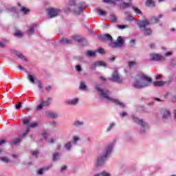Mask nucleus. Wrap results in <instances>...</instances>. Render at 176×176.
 Masks as SVG:
<instances>
[{"label": "nucleus", "mask_w": 176, "mask_h": 176, "mask_svg": "<svg viewBox=\"0 0 176 176\" xmlns=\"http://www.w3.org/2000/svg\"><path fill=\"white\" fill-rule=\"evenodd\" d=\"M96 89L100 98H102L103 100H106V101H110L111 102H113L114 104H116V105H120V107H122V108H124V104L109 96L111 94V92L109 91L102 89L100 87V85L98 84L96 85Z\"/></svg>", "instance_id": "nucleus-1"}, {"label": "nucleus", "mask_w": 176, "mask_h": 176, "mask_svg": "<svg viewBox=\"0 0 176 176\" xmlns=\"http://www.w3.org/2000/svg\"><path fill=\"white\" fill-rule=\"evenodd\" d=\"M152 83V78L146 76L145 74H140L135 82L133 83V87L135 89H145V87H148Z\"/></svg>", "instance_id": "nucleus-2"}, {"label": "nucleus", "mask_w": 176, "mask_h": 176, "mask_svg": "<svg viewBox=\"0 0 176 176\" xmlns=\"http://www.w3.org/2000/svg\"><path fill=\"white\" fill-rule=\"evenodd\" d=\"M100 39L102 41H107L109 42V45L110 47L115 49L116 47H122L124 44V39L122 36H118L117 38V42H113V38L112 36L109 34H105L99 36Z\"/></svg>", "instance_id": "nucleus-3"}, {"label": "nucleus", "mask_w": 176, "mask_h": 176, "mask_svg": "<svg viewBox=\"0 0 176 176\" xmlns=\"http://www.w3.org/2000/svg\"><path fill=\"white\" fill-rule=\"evenodd\" d=\"M113 150V143H111L107 145L104 149L103 155H99L96 160V165L100 166H102L104 163H105V160H107V156H109L111 153H112V151Z\"/></svg>", "instance_id": "nucleus-4"}, {"label": "nucleus", "mask_w": 176, "mask_h": 176, "mask_svg": "<svg viewBox=\"0 0 176 176\" xmlns=\"http://www.w3.org/2000/svg\"><path fill=\"white\" fill-rule=\"evenodd\" d=\"M150 24L151 23L148 19L141 21L138 23V26L140 27V30L144 32V35H152V30L151 28H146V27H148V25Z\"/></svg>", "instance_id": "nucleus-5"}, {"label": "nucleus", "mask_w": 176, "mask_h": 176, "mask_svg": "<svg viewBox=\"0 0 176 176\" xmlns=\"http://www.w3.org/2000/svg\"><path fill=\"white\" fill-rule=\"evenodd\" d=\"M132 118L133 119L135 123H137L140 127V133H144L147 130L148 125L146 122H145L144 120L139 119L137 117H135L134 116H132Z\"/></svg>", "instance_id": "nucleus-6"}, {"label": "nucleus", "mask_w": 176, "mask_h": 176, "mask_svg": "<svg viewBox=\"0 0 176 176\" xmlns=\"http://www.w3.org/2000/svg\"><path fill=\"white\" fill-rule=\"evenodd\" d=\"M61 14V10L60 8H48L47 9V16L49 19H53V17H56V16H58Z\"/></svg>", "instance_id": "nucleus-7"}, {"label": "nucleus", "mask_w": 176, "mask_h": 176, "mask_svg": "<svg viewBox=\"0 0 176 176\" xmlns=\"http://www.w3.org/2000/svg\"><path fill=\"white\" fill-rule=\"evenodd\" d=\"M53 99L52 98H47L46 100L40 101V104L36 107V109L38 111H41L45 107H49L50 104H52V101Z\"/></svg>", "instance_id": "nucleus-8"}, {"label": "nucleus", "mask_w": 176, "mask_h": 176, "mask_svg": "<svg viewBox=\"0 0 176 176\" xmlns=\"http://www.w3.org/2000/svg\"><path fill=\"white\" fill-rule=\"evenodd\" d=\"M150 57L153 61H164L166 60L164 56L159 54H151Z\"/></svg>", "instance_id": "nucleus-9"}, {"label": "nucleus", "mask_w": 176, "mask_h": 176, "mask_svg": "<svg viewBox=\"0 0 176 176\" xmlns=\"http://www.w3.org/2000/svg\"><path fill=\"white\" fill-rule=\"evenodd\" d=\"M30 133V128H28L25 131V132L19 137L20 139L14 140L12 142H10V145H17L18 144H20L21 142V138L23 137H25L28 133Z\"/></svg>", "instance_id": "nucleus-10"}, {"label": "nucleus", "mask_w": 176, "mask_h": 176, "mask_svg": "<svg viewBox=\"0 0 176 176\" xmlns=\"http://www.w3.org/2000/svg\"><path fill=\"white\" fill-rule=\"evenodd\" d=\"M107 65L105 64V62H102L101 60H98V61H96V62H94L91 65V69H96V67H106Z\"/></svg>", "instance_id": "nucleus-11"}, {"label": "nucleus", "mask_w": 176, "mask_h": 176, "mask_svg": "<svg viewBox=\"0 0 176 176\" xmlns=\"http://www.w3.org/2000/svg\"><path fill=\"white\" fill-rule=\"evenodd\" d=\"M110 80L111 82H118V83H120L122 82V79L120 77H119V74H118L117 71H114L113 74H112V78H110Z\"/></svg>", "instance_id": "nucleus-12"}, {"label": "nucleus", "mask_w": 176, "mask_h": 176, "mask_svg": "<svg viewBox=\"0 0 176 176\" xmlns=\"http://www.w3.org/2000/svg\"><path fill=\"white\" fill-rule=\"evenodd\" d=\"M79 102V98H75L74 99L68 100L66 101V104L67 105H72L73 107H75V105H78Z\"/></svg>", "instance_id": "nucleus-13"}, {"label": "nucleus", "mask_w": 176, "mask_h": 176, "mask_svg": "<svg viewBox=\"0 0 176 176\" xmlns=\"http://www.w3.org/2000/svg\"><path fill=\"white\" fill-rule=\"evenodd\" d=\"M162 15L160 14L158 16H153L151 19H150V24H156V23H159L160 19H162Z\"/></svg>", "instance_id": "nucleus-14"}, {"label": "nucleus", "mask_w": 176, "mask_h": 176, "mask_svg": "<svg viewBox=\"0 0 176 176\" xmlns=\"http://www.w3.org/2000/svg\"><path fill=\"white\" fill-rule=\"evenodd\" d=\"M162 115V119H168L170 118V111L166 109H162L161 111Z\"/></svg>", "instance_id": "nucleus-15"}, {"label": "nucleus", "mask_w": 176, "mask_h": 176, "mask_svg": "<svg viewBox=\"0 0 176 176\" xmlns=\"http://www.w3.org/2000/svg\"><path fill=\"white\" fill-rule=\"evenodd\" d=\"M85 125V122L82 120H76L73 122L74 127H81Z\"/></svg>", "instance_id": "nucleus-16"}, {"label": "nucleus", "mask_w": 176, "mask_h": 176, "mask_svg": "<svg viewBox=\"0 0 176 176\" xmlns=\"http://www.w3.org/2000/svg\"><path fill=\"white\" fill-rule=\"evenodd\" d=\"M72 144H74V145H78V142H79V141H80V137L79 135H74L72 138Z\"/></svg>", "instance_id": "nucleus-17"}, {"label": "nucleus", "mask_w": 176, "mask_h": 176, "mask_svg": "<svg viewBox=\"0 0 176 176\" xmlns=\"http://www.w3.org/2000/svg\"><path fill=\"white\" fill-rule=\"evenodd\" d=\"M83 10H85V8L82 7H76L74 9V14L76 16H79V14H80Z\"/></svg>", "instance_id": "nucleus-18"}, {"label": "nucleus", "mask_w": 176, "mask_h": 176, "mask_svg": "<svg viewBox=\"0 0 176 176\" xmlns=\"http://www.w3.org/2000/svg\"><path fill=\"white\" fill-rule=\"evenodd\" d=\"M64 148H65V149H66V151L69 152V151H71V149H72V142H67L65 143Z\"/></svg>", "instance_id": "nucleus-19"}, {"label": "nucleus", "mask_w": 176, "mask_h": 176, "mask_svg": "<svg viewBox=\"0 0 176 176\" xmlns=\"http://www.w3.org/2000/svg\"><path fill=\"white\" fill-rule=\"evenodd\" d=\"M61 157V153H54L52 156L53 162H57V160H60Z\"/></svg>", "instance_id": "nucleus-20"}, {"label": "nucleus", "mask_w": 176, "mask_h": 176, "mask_svg": "<svg viewBox=\"0 0 176 176\" xmlns=\"http://www.w3.org/2000/svg\"><path fill=\"white\" fill-rule=\"evenodd\" d=\"M45 113L49 118H52V119H57L58 115L56 113L47 111Z\"/></svg>", "instance_id": "nucleus-21"}, {"label": "nucleus", "mask_w": 176, "mask_h": 176, "mask_svg": "<svg viewBox=\"0 0 176 176\" xmlns=\"http://www.w3.org/2000/svg\"><path fill=\"white\" fill-rule=\"evenodd\" d=\"M60 42L62 45H69L72 43V40H68V38H62Z\"/></svg>", "instance_id": "nucleus-22"}, {"label": "nucleus", "mask_w": 176, "mask_h": 176, "mask_svg": "<svg viewBox=\"0 0 176 176\" xmlns=\"http://www.w3.org/2000/svg\"><path fill=\"white\" fill-rule=\"evenodd\" d=\"M34 30H35V25L30 26L27 32L28 35H32V34H34Z\"/></svg>", "instance_id": "nucleus-23"}, {"label": "nucleus", "mask_w": 176, "mask_h": 176, "mask_svg": "<svg viewBox=\"0 0 176 176\" xmlns=\"http://www.w3.org/2000/svg\"><path fill=\"white\" fill-rule=\"evenodd\" d=\"M21 12L23 13V14H28L30 13V9L24 7V6H21Z\"/></svg>", "instance_id": "nucleus-24"}, {"label": "nucleus", "mask_w": 176, "mask_h": 176, "mask_svg": "<svg viewBox=\"0 0 176 176\" xmlns=\"http://www.w3.org/2000/svg\"><path fill=\"white\" fill-rule=\"evenodd\" d=\"M130 6H131V3L124 2L121 4L120 8L121 9H127V8H130Z\"/></svg>", "instance_id": "nucleus-25"}, {"label": "nucleus", "mask_w": 176, "mask_h": 176, "mask_svg": "<svg viewBox=\"0 0 176 176\" xmlns=\"http://www.w3.org/2000/svg\"><path fill=\"white\" fill-rule=\"evenodd\" d=\"M166 85V82L164 81H155L153 82V85L155 87H160Z\"/></svg>", "instance_id": "nucleus-26"}, {"label": "nucleus", "mask_w": 176, "mask_h": 176, "mask_svg": "<svg viewBox=\"0 0 176 176\" xmlns=\"http://www.w3.org/2000/svg\"><path fill=\"white\" fill-rule=\"evenodd\" d=\"M79 89L80 90H84V91L87 90V87L86 86V84L85 83V82L83 81L80 82Z\"/></svg>", "instance_id": "nucleus-27"}, {"label": "nucleus", "mask_w": 176, "mask_h": 176, "mask_svg": "<svg viewBox=\"0 0 176 176\" xmlns=\"http://www.w3.org/2000/svg\"><path fill=\"white\" fill-rule=\"evenodd\" d=\"M146 6L153 8L155 6V1L153 0H146Z\"/></svg>", "instance_id": "nucleus-28"}, {"label": "nucleus", "mask_w": 176, "mask_h": 176, "mask_svg": "<svg viewBox=\"0 0 176 176\" xmlns=\"http://www.w3.org/2000/svg\"><path fill=\"white\" fill-rule=\"evenodd\" d=\"M94 176H111V173L103 171L101 172L100 173L95 174Z\"/></svg>", "instance_id": "nucleus-29"}, {"label": "nucleus", "mask_w": 176, "mask_h": 176, "mask_svg": "<svg viewBox=\"0 0 176 176\" xmlns=\"http://www.w3.org/2000/svg\"><path fill=\"white\" fill-rule=\"evenodd\" d=\"M16 56H17L19 58H21V60H24L25 61H27V58L23 55L21 53L16 51L15 52Z\"/></svg>", "instance_id": "nucleus-30"}, {"label": "nucleus", "mask_w": 176, "mask_h": 176, "mask_svg": "<svg viewBox=\"0 0 176 176\" xmlns=\"http://www.w3.org/2000/svg\"><path fill=\"white\" fill-rule=\"evenodd\" d=\"M0 161L3 163H10V160L8 157H1Z\"/></svg>", "instance_id": "nucleus-31"}, {"label": "nucleus", "mask_w": 176, "mask_h": 176, "mask_svg": "<svg viewBox=\"0 0 176 176\" xmlns=\"http://www.w3.org/2000/svg\"><path fill=\"white\" fill-rule=\"evenodd\" d=\"M97 14H100V16H107V12L100 8L96 10Z\"/></svg>", "instance_id": "nucleus-32"}, {"label": "nucleus", "mask_w": 176, "mask_h": 176, "mask_svg": "<svg viewBox=\"0 0 176 176\" xmlns=\"http://www.w3.org/2000/svg\"><path fill=\"white\" fill-rule=\"evenodd\" d=\"M87 57H96V52L91 51H87L86 53Z\"/></svg>", "instance_id": "nucleus-33"}, {"label": "nucleus", "mask_w": 176, "mask_h": 176, "mask_svg": "<svg viewBox=\"0 0 176 176\" xmlns=\"http://www.w3.org/2000/svg\"><path fill=\"white\" fill-rule=\"evenodd\" d=\"M28 80H30V83H35V80H38L36 78H34V76L31 74L28 76Z\"/></svg>", "instance_id": "nucleus-34"}, {"label": "nucleus", "mask_w": 176, "mask_h": 176, "mask_svg": "<svg viewBox=\"0 0 176 176\" xmlns=\"http://www.w3.org/2000/svg\"><path fill=\"white\" fill-rule=\"evenodd\" d=\"M72 39H74L76 42H82L83 41V38L80 36H74L72 37Z\"/></svg>", "instance_id": "nucleus-35"}, {"label": "nucleus", "mask_w": 176, "mask_h": 176, "mask_svg": "<svg viewBox=\"0 0 176 176\" xmlns=\"http://www.w3.org/2000/svg\"><path fill=\"white\" fill-rule=\"evenodd\" d=\"M137 65H138V63H137L136 61L129 62V66L130 67V68H133V67H137Z\"/></svg>", "instance_id": "nucleus-36"}, {"label": "nucleus", "mask_w": 176, "mask_h": 176, "mask_svg": "<svg viewBox=\"0 0 176 176\" xmlns=\"http://www.w3.org/2000/svg\"><path fill=\"white\" fill-rule=\"evenodd\" d=\"M105 3H109L110 5H113L114 6L116 5V1L115 0H104Z\"/></svg>", "instance_id": "nucleus-37"}, {"label": "nucleus", "mask_w": 176, "mask_h": 176, "mask_svg": "<svg viewBox=\"0 0 176 176\" xmlns=\"http://www.w3.org/2000/svg\"><path fill=\"white\" fill-rule=\"evenodd\" d=\"M14 36L17 38H23V33L20 30H16L14 33Z\"/></svg>", "instance_id": "nucleus-38"}, {"label": "nucleus", "mask_w": 176, "mask_h": 176, "mask_svg": "<svg viewBox=\"0 0 176 176\" xmlns=\"http://www.w3.org/2000/svg\"><path fill=\"white\" fill-rule=\"evenodd\" d=\"M113 127H115V123L114 122L110 123V124L109 125V126L107 129V132L111 131L113 129Z\"/></svg>", "instance_id": "nucleus-39"}, {"label": "nucleus", "mask_w": 176, "mask_h": 176, "mask_svg": "<svg viewBox=\"0 0 176 176\" xmlns=\"http://www.w3.org/2000/svg\"><path fill=\"white\" fill-rule=\"evenodd\" d=\"M43 171H45V169H39L36 171L37 175H43Z\"/></svg>", "instance_id": "nucleus-40"}, {"label": "nucleus", "mask_w": 176, "mask_h": 176, "mask_svg": "<svg viewBox=\"0 0 176 176\" xmlns=\"http://www.w3.org/2000/svg\"><path fill=\"white\" fill-rule=\"evenodd\" d=\"M134 12L136 13V14H141V11L140 9H138V8L133 7V8Z\"/></svg>", "instance_id": "nucleus-41"}, {"label": "nucleus", "mask_w": 176, "mask_h": 176, "mask_svg": "<svg viewBox=\"0 0 176 176\" xmlns=\"http://www.w3.org/2000/svg\"><path fill=\"white\" fill-rule=\"evenodd\" d=\"M110 17H111V21H113V23H117L116 16L114 14L110 15Z\"/></svg>", "instance_id": "nucleus-42"}, {"label": "nucleus", "mask_w": 176, "mask_h": 176, "mask_svg": "<svg viewBox=\"0 0 176 176\" xmlns=\"http://www.w3.org/2000/svg\"><path fill=\"white\" fill-rule=\"evenodd\" d=\"M134 19V17L131 15H128L126 17V21H131Z\"/></svg>", "instance_id": "nucleus-43"}, {"label": "nucleus", "mask_w": 176, "mask_h": 176, "mask_svg": "<svg viewBox=\"0 0 176 176\" xmlns=\"http://www.w3.org/2000/svg\"><path fill=\"white\" fill-rule=\"evenodd\" d=\"M118 28L120 30H124V28H129V25H118Z\"/></svg>", "instance_id": "nucleus-44"}, {"label": "nucleus", "mask_w": 176, "mask_h": 176, "mask_svg": "<svg viewBox=\"0 0 176 176\" xmlns=\"http://www.w3.org/2000/svg\"><path fill=\"white\" fill-rule=\"evenodd\" d=\"M76 71H77V72H80V71H82V66H80V65H76Z\"/></svg>", "instance_id": "nucleus-45"}, {"label": "nucleus", "mask_w": 176, "mask_h": 176, "mask_svg": "<svg viewBox=\"0 0 176 176\" xmlns=\"http://www.w3.org/2000/svg\"><path fill=\"white\" fill-rule=\"evenodd\" d=\"M22 122L23 124H28L30 123V120H28V119H23L22 120Z\"/></svg>", "instance_id": "nucleus-46"}, {"label": "nucleus", "mask_w": 176, "mask_h": 176, "mask_svg": "<svg viewBox=\"0 0 176 176\" xmlns=\"http://www.w3.org/2000/svg\"><path fill=\"white\" fill-rule=\"evenodd\" d=\"M166 57H170V56H173V52H168L165 54Z\"/></svg>", "instance_id": "nucleus-47"}, {"label": "nucleus", "mask_w": 176, "mask_h": 176, "mask_svg": "<svg viewBox=\"0 0 176 176\" xmlns=\"http://www.w3.org/2000/svg\"><path fill=\"white\" fill-rule=\"evenodd\" d=\"M67 170V166H63L60 169V173H64Z\"/></svg>", "instance_id": "nucleus-48"}, {"label": "nucleus", "mask_w": 176, "mask_h": 176, "mask_svg": "<svg viewBox=\"0 0 176 176\" xmlns=\"http://www.w3.org/2000/svg\"><path fill=\"white\" fill-rule=\"evenodd\" d=\"M29 126L30 127L34 128L36 127V126H38V123H32Z\"/></svg>", "instance_id": "nucleus-49"}, {"label": "nucleus", "mask_w": 176, "mask_h": 176, "mask_svg": "<svg viewBox=\"0 0 176 176\" xmlns=\"http://www.w3.org/2000/svg\"><path fill=\"white\" fill-rule=\"evenodd\" d=\"M21 108V102H19L16 105V109H20Z\"/></svg>", "instance_id": "nucleus-50"}, {"label": "nucleus", "mask_w": 176, "mask_h": 176, "mask_svg": "<svg viewBox=\"0 0 176 176\" xmlns=\"http://www.w3.org/2000/svg\"><path fill=\"white\" fill-rule=\"evenodd\" d=\"M47 133L46 131L43 132V138H47Z\"/></svg>", "instance_id": "nucleus-51"}, {"label": "nucleus", "mask_w": 176, "mask_h": 176, "mask_svg": "<svg viewBox=\"0 0 176 176\" xmlns=\"http://www.w3.org/2000/svg\"><path fill=\"white\" fill-rule=\"evenodd\" d=\"M130 43L131 46H134V45H135V40H131Z\"/></svg>", "instance_id": "nucleus-52"}, {"label": "nucleus", "mask_w": 176, "mask_h": 176, "mask_svg": "<svg viewBox=\"0 0 176 176\" xmlns=\"http://www.w3.org/2000/svg\"><path fill=\"white\" fill-rule=\"evenodd\" d=\"M48 142H50V144H54V140H53V138H50V140H48Z\"/></svg>", "instance_id": "nucleus-53"}, {"label": "nucleus", "mask_w": 176, "mask_h": 176, "mask_svg": "<svg viewBox=\"0 0 176 176\" xmlns=\"http://www.w3.org/2000/svg\"><path fill=\"white\" fill-rule=\"evenodd\" d=\"M98 53H100V54H102V53H104V50L102 48H100L98 50Z\"/></svg>", "instance_id": "nucleus-54"}, {"label": "nucleus", "mask_w": 176, "mask_h": 176, "mask_svg": "<svg viewBox=\"0 0 176 176\" xmlns=\"http://www.w3.org/2000/svg\"><path fill=\"white\" fill-rule=\"evenodd\" d=\"M126 115H127V113H126L124 111L120 113V116H122V118H124V116H126Z\"/></svg>", "instance_id": "nucleus-55"}, {"label": "nucleus", "mask_w": 176, "mask_h": 176, "mask_svg": "<svg viewBox=\"0 0 176 176\" xmlns=\"http://www.w3.org/2000/svg\"><path fill=\"white\" fill-rule=\"evenodd\" d=\"M32 155L33 156H36V155H38V151H32Z\"/></svg>", "instance_id": "nucleus-56"}, {"label": "nucleus", "mask_w": 176, "mask_h": 176, "mask_svg": "<svg viewBox=\"0 0 176 176\" xmlns=\"http://www.w3.org/2000/svg\"><path fill=\"white\" fill-rule=\"evenodd\" d=\"M12 157L14 158V159H19V155H16V154H12Z\"/></svg>", "instance_id": "nucleus-57"}, {"label": "nucleus", "mask_w": 176, "mask_h": 176, "mask_svg": "<svg viewBox=\"0 0 176 176\" xmlns=\"http://www.w3.org/2000/svg\"><path fill=\"white\" fill-rule=\"evenodd\" d=\"M45 90H47V91H50L52 90V87L48 86L45 88Z\"/></svg>", "instance_id": "nucleus-58"}, {"label": "nucleus", "mask_w": 176, "mask_h": 176, "mask_svg": "<svg viewBox=\"0 0 176 176\" xmlns=\"http://www.w3.org/2000/svg\"><path fill=\"white\" fill-rule=\"evenodd\" d=\"M149 46H150L151 49H155V45L153 43L150 44Z\"/></svg>", "instance_id": "nucleus-59"}, {"label": "nucleus", "mask_w": 176, "mask_h": 176, "mask_svg": "<svg viewBox=\"0 0 176 176\" xmlns=\"http://www.w3.org/2000/svg\"><path fill=\"white\" fill-rule=\"evenodd\" d=\"M5 142H6V140H0V146H1V145H3V144H5Z\"/></svg>", "instance_id": "nucleus-60"}, {"label": "nucleus", "mask_w": 176, "mask_h": 176, "mask_svg": "<svg viewBox=\"0 0 176 176\" xmlns=\"http://www.w3.org/2000/svg\"><path fill=\"white\" fill-rule=\"evenodd\" d=\"M155 79H157V80L162 79V74H159L158 76H157L155 77Z\"/></svg>", "instance_id": "nucleus-61"}, {"label": "nucleus", "mask_w": 176, "mask_h": 176, "mask_svg": "<svg viewBox=\"0 0 176 176\" xmlns=\"http://www.w3.org/2000/svg\"><path fill=\"white\" fill-rule=\"evenodd\" d=\"M172 101H173V102H175V101H176V96H173L172 97Z\"/></svg>", "instance_id": "nucleus-62"}, {"label": "nucleus", "mask_w": 176, "mask_h": 176, "mask_svg": "<svg viewBox=\"0 0 176 176\" xmlns=\"http://www.w3.org/2000/svg\"><path fill=\"white\" fill-rule=\"evenodd\" d=\"M64 10L65 12H71V9L69 8H65Z\"/></svg>", "instance_id": "nucleus-63"}, {"label": "nucleus", "mask_w": 176, "mask_h": 176, "mask_svg": "<svg viewBox=\"0 0 176 176\" xmlns=\"http://www.w3.org/2000/svg\"><path fill=\"white\" fill-rule=\"evenodd\" d=\"M172 64H173V65H176V60H175V59H173V60H172Z\"/></svg>", "instance_id": "nucleus-64"}]
</instances>
